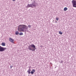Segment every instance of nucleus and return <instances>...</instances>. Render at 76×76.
Masks as SVG:
<instances>
[{
  "label": "nucleus",
  "instance_id": "a211bd4d",
  "mask_svg": "<svg viewBox=\"0 0 76 76\" xmlns=\"http://www.w3.org/2000/svg\"><path fill=\"white\" fill-rule=\"evenodd\" d=\"M12 1H16V0H12Z\"/></svg>",
  "mask_w": 76,
  "mask_h": 76
},
{
  "label": "nucleus",
  "instance_id": "39448f33",
  "mask_svg": "<svg viewBox=\"0 0 76 76\" xmlns=\"http://www.w3.org/2000/svg\"><path fill=\"white\" fill-rule=\"evenodd\" d=\"M7 48H3L0 46V52H2V51H5V50Z\"/></svg>",
  "mask_w": 76,
  "mask_h": 76
},
{
  "label": "nucleus",
  "instance_id": "4be33fe9",
  "mask_svg": "<svg viewBox=\"0 0 76 76\" xmlns=\"http://www.w3.org/2000/svg\"><path fill=\"white\" fill-rule=\"evenodd\" d=\"M76 7H76V5L75 6Z\"/></svg>",
  "mask_w": 76,
  "mask_h": 76
},
{
  "label": "nucleus",
  "instance_id": "20e7f679",
  "mask_svg": "<svg viewBox=\"0 0 76 76\" xmlns=\"http://www.w3.org/2000/svg\"><path fill=\"white\" fill-rule=\"evenodd\" d=\"M72 6H73V7H76V1L75 0H72Z\"/></svg>",
  "mask_w": 76,
  "mask_h": 76
},
{
  "label": "nucleus",
  "instance_id": "9b49d317",
  "mask_svg": "<svg viewBox=\"0 0 76 76\" xmlns=\"http://www.w3.org/2000/svg\"><path fill=\"white\" fill-rule=\"evenodd\" d=\"M19 35H23V34L22 33H19Z\"/></svg>",
  "mask_w": 76,
  "mask_h": 76
},
{
  "label": "nucleus",
  "instance_id": "7ed1b4c3",
  "mask_svg": "<svg viewBox=\"0 0 76 76\" xmlns=\"http://www.w3.org/2000/svg\"><path fill=\"white\" fill-rule=\"evenodd\" d=\"M35 46L34 45V44L31 45H29L28 46V49L29 50H30L31 51H35Z\"/></svg>",
  "mask_w": 76,
  "mask_h": 76
},
{
  "label": "nucleus",
  "instance_id": "423d86ee",
  "mask_svg": "<svg viewBox=\"0 0 76 76\" xmlns=\"http://www.w3.org/2000/svg\"><path fill=\"white\" fill-rule=\"evenodd\" d=\"M9 40L11 42H13L14 41V39H13L12 38H9Z\"/></svg>",
  "mask_w": 76,
  "mask_h": 76
},
{
  "label": "nucleus",
  "instance_id": "2eb2a0df",
  "mask_svg": "<svg viewBox=\"0 0 76 76\" xmlns=\"http://www.w3.org/2000/svg\"><path fill=\"white\" fill-rule=\"evenodd\" d=\"M31 26L30 25H28V27H29V28H31Z\"/></svg>",
  "mask_w": 76,
  "mask_h": 76
},
{
  "label": "nucleus",
  "instance_id": "1a4fd4ad",
  "mask_svg": "<svg viewBox=\"0 0 76 76\" xmlns=\"http://www.w3.org/2000/svg\"><path fill=\"white\" fill-rule=\"evenodd\" d=\"M2 46H5L6 45V43L4 42H3L2 43Z\"/></svg>",
  "mask_w": 76,
  "mask_h": 76
},
{
  "label": "nucleus",
  "instance_id": "0eeeda50",
  "mask_svg": "<svg viewBox=\"0 0 76 76\" xmlns=\"http://www.w3.org/2000/svg\"><path fill=\"white\" fill-rule=\"evenodd\" d=\"M34 72H35V70L34 69H33L32 70V71L31 72V74H33L34 73Z\"/></svg>",
  "mask_w": 76,
  "mask_h": 76
},
{
  "label": "nucleus",
  "instance_id": "f03ea898",
  "mask_svg": "<svg viewBox=\"0 0 76 76\" xmlns=\"http://www.w3.org/2000/svg\"><path fill=\"white\" fill-rule=\"evenodd\" d=\"M38 5V3H36L35 1H34L32 2V3L31 4H28V6H27V7H35L37 6Z\"/></svg>",
  "mask_w": 76,
  "mask_h": 76
},
{
  "label": "nucleus",
  "instance_id": "4468645a",
  "mask_svg": "<svg viewBox=\"0 0 76 76\" xmlns=\"http://www.w3.org/2000/svg\"><path fill=\"white\" fill-rule=\"evenodd\" d=\"M56 20H58L59 19L58 18H56Z\"/></svg>",
  "mask_w": 76,
  "mask_h": 76
},
{
  "label": "nucleus",
  "instance_id": "f257e3e1",
  "mask_svg": "<svg viewBox=\"0 0 76 76\" xmlns=\"http://www.w3.org/2000/svg\"><path fill=\"white\" fill-rule=\"evenodd\" d=\"M28 29V27L25 25H20L19 26L18 30L20 32H24V29L25 31H27L26 29Z\"/></svg>",
  "mask_w": 76,
  "mask_h": 76
},
{
  "label": "nucleus",
  "instance_id": "f8f14e48",
  "mask_svg": "<svg viewBox=\"0 0 76 76\" xmlns=\"http://www.w3.org/2000/svg\"><path fill=\"white\" fill-rule=\"evenodd\" d=\"M59 34H60L61 35H62V34H63V33L61 32V31H59Z\"/></svg>",
  "mask_w": 76,
  "mask_h": 76
},
{
  "label": "nucleus",
  "instance_id": "6ab92c4d",
  "mask_svg": "<svg viewBox=\"0 0 76 76\" xmlns=\"http://www.w3.org/2000/svg\"><path fill=\"white\" fill-rule=\"evenodd\" d=\"M50 64H51V65H52V64H52V63H51Z\"/></svg>",
  "mask_w": 76,
  "mask_h": 76
},
{
  "label": "nucleus",
  "instance_id": "dca6fc26",
  "mask_svg": "<svg viewBox=\"0 0 76 76\" xmlns=\"http://www.w3.org/2000/svg\"><path fill=\"white\" fill-rule=\"evenodd\" d=\"M61 61V62H60V63H63V61Z\"/></svg>",
  "mask_w": 76,
  "mask_h": 76
},
{
  "label": "nucleus",
  "instance_id": "6e6552de",
  "mask_svg": "<svg viewBox=\"0 0 76 76\" xmlns=\"http://www.w3.org/2000/svg\"><path fill=\"white\" fill-rule=\"evenodd\" d=\"M31 68H29V69L27 71V72L28 73L29 75V74H30V73H31Z\"/></svg>",
  "mask_w": 76,
  "mask_h": 76
},
{
  "label": "nucleus",
  "instance_id": "5701e85b",
  "mask_svg": "<svg viewBox=\"0 0 76 76\" xmlns=\"http://www.w3.org/2000/svg\"><path fill=\"white\" fill-rule=\"evenodd\" d=\"M56 22L57 23V21H56Z\"/></svg>",
  "mask_w": 76,
  "mask_h": 76
},
{
  "label": "nucleus",
  "instance_id": "412c9836",
  "mask_svg": "<svg viewBox=\"0 0 76 76\" xmlns=\"http://www.w3.org/2000/svg\"><path fill=\"white\" fill-rule=\"evenodd\" d=\"M54 20H53V22H54Z\"/></svg>",
  "mask_w": 76,
  "mask_h": 76
},
{
  "label": "nucleus",
  "instance_id": "9d476101",
  "mask_svg": "<svg viewBox=\"0 0 76 76\" xmlns=\"http://www.w3.org/2000/svg\"><path fill=\"white\" fill-rule=\"evenodd\" d=\"M15 35H19V31H16L15 32Z\"/></svg>",
  "mask_w": 76,
  "mask_h": 76
},
{
  "label": "nucleus",
  "instance_id": "aec40b11",
  "mask_svg": "<svg viewBox=\"0 0 76 76\" xmlns=\"http://www.w3.org/2000/svg\"><path fill=\"white\" fill-rule=\"evenodd\" d=\"M64 11H66V10H64Z\"/></svg>",
  "mask_w": 76,
  "mask_h": 76
},
{
  "label": "nucleus",
  "instance_id": "f3484780",
  "mask_svg": "<svg viewBox=\"0 0 76 76\" xmlns=\"http://www.w3.org/2000/svg\"><path fill=\"white\" fill-rule=\"evenodd\" d=\"M12 67H13V66H10V68H11V69H12Z\"/></svg>",
  "mask_w": 76,
  "mask_h": 76
},
{
  "label": "nucleus",
  "instance_id": "ddd939ff",
  "mask_svg": "<svg viewBox=\"0 0 76 76\" xmlns=\"http://www.w3.org/2000/svg\"><path fill=\"white\" fill-rule=\"evenodd\" d=\"M68 9L66 7H65L64 9V10H67Z\"/></svg>",
  "mask_w": 76,
  "mask_h": 76
},
{
  "label": "nucleus",
  "instance_id": "b1692460",
  "mask_svg": "<svg viewBox=\"0 0 76 76\" xmlns=\"http://www.w3.org/2000/svg\"><path fill=\"white\" fill-rule=\"evenodd\" d=\"M31 1H32V0H31Z\"/></svg>",
  "mask_w": 76,
  "mask_h": 76
}]
</instances>
